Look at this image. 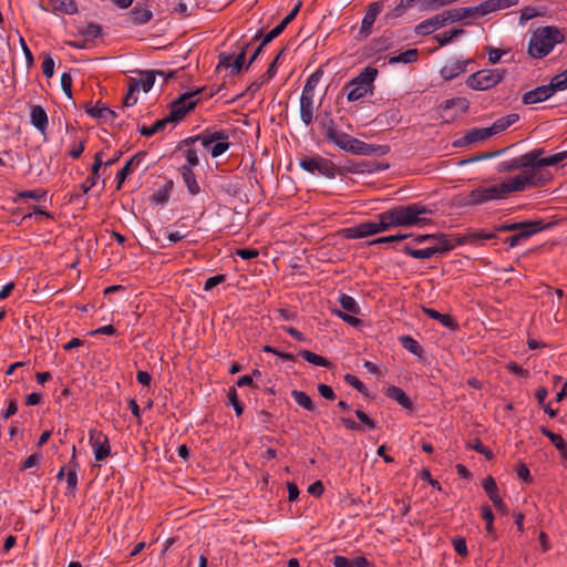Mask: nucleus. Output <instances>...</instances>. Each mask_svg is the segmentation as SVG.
Masks as SVG:
<instances>
[{
	"label": "nucleus",
	"instance_id": "1",
	"mask_svg": "<svg viewBox=\"0 0 567 567\" xmlns=\"http://www.w3.org/2000/svg\"><path fill=\"white\" fill-rule=\"evenodd\" d=\"M434 209L421 202L393 206L377 215L374 220L377 234L388 231L394 227H424L432 223Z\"/></svg>",
	"mask_w": 567,
	"mask_h": 567
},
{
	"label": "nucleus",
	"instance_id": "2",
	"mask_svg": "<svg viewBox=\"0 0 567 567\" xmlns=\"http://www.w3.org/2000/svg\"><path fill=\"white\" fill-rule=\"evenodd\" d=\"M542 182L536 181L533 175L519 176L516 175L506 179L497 185H489L486 187L480 186L470 192L465 198V205L477 206L491 200H498L505 198L508 194L514 192H523L526 187H536Z\"/></svg>",
	"mask_w": 567,
	"mask_h": 567
},
{
	"label": "nucleus",
	"instance_id": "3",
	"mask_svg": "<svg viewBox=\"0 0 567 567\" xmlns=\"http://www.w3.org/2000/svg\"><path fill=\"white\" fill-rule=\"evenodd\" d=\"M199 142L200 145L210 153L213 158H217L226 153L230 147L229 132L227 130L206 128L202 133L188 136L182 140L177 150H183L184 146H194Z\"/></svg>",
	"mask_w": 567,
	"mask_h": 567
},
{
	"label": "nucleus",
	"instance_id": "4",
	"mask_svg": "<svg viewBox=\"0 0 567 567\" xmlns=\"http://www.w3.org/2000/svg\"><path fill=\"white\" fill-rule=\"evenodd\" d=\"M565 41V33L555 25L537 28L529 38L528 54L542 59L549 54L556 44Z\"/></svg>",
	"mask_w": 567,
	"mask_h": 567
},
{
	"label": "nucleus",
	"instance_id": "5",
	"mask_svg": "<svg viewBox=\"0 0 567 567\" xmlns=\"http://www.w3.org/2000/svg\"><path fill=\"white\" fill-rule=\"evenodd\" d=\"M378 73V69L367 66L358 76L349 81L343 87V90L347 92L348 101L354 102L364 97L368 93L372 94L373 82Z\"/></svg>",
	"mask_w": 567,
	"mask_h": 567
},
{
	"label": "nucleus",
	"instance_id": "6",
	"mask_svg": "<svg viewBox=\"0 0 567 567\" xmlns=\"http://www.w3.org/2000/svg\"><path fill=\"white\" fill-rule=\"evenodd\" d=\"M545 153L544 148H534L532 150V156H535L533 161V172L524 171L520 176H529L533 175L536 177V181L542 182L537 187L544 186L551 178L550 175H544L539 172L542 167L554 166L563 162L567 158V151H563L556 153L550 156L543 157Z\"/></svg>",
	"mask_w": 567,
	"mask_h": 567
},
{
	"label": "nucleus",
	"instance_id": "7",
	"mask_svg": "<svg viewBox=\"0 0 567 567\" xmlns=\"http://www.w3.org/2000/svg\"><path fill=\"white\" fill-rule=\"evenodd\" d=\"M504 69H485L471 74L465 83L466 85L476 91H485L494 87L501 83L505 76Z\"/></svg>",
	"mask_w": 567,
	"mask_h": 567
},
{
	"label": "nucleus",
	"instance_id": "8",
	"mask_svg": "<svg viewBox=\"0 0 567 567\" xmlns=\"http://www.w3.org/2000/svg\"><path fill=\"white\" fill-rule=\"evenodd\" d=\"M250 44L251 42L241 44L239 47L238 53L220 52L218 54V64L216 66V71H219L224 68L230 70L229 74L231 76L238 75L245 69L246 53Z\"/></svg>",
	"mask_w": 567,
	"mask_h": 567
},
{
	"label": "nucleus",
	"instance_id": "9",
	"mask_svg": "<svg viewBox=\"0 0 567 567\" xmlns=\"http://www.w3.org/2000/svg\"><path fill=\"white\" fill-rule=\"evenodd\" d=\"M299 165L302 169L310 174H318L326 178L332 179L337 175L336 164L322 156H306L300 159Z\"/></svg>",
	"mask_w": 567,
	"mask_h": 567
},
{
	"label": "nucleus",
	"instance_id": "10",
	"mask_svg": "<svg viewBox=\"0 0 567 567\" xmlns=\"http://www.w3.org/2000/svg\"><path fill=\"white\" fill-rule=\"evenodd\" d=\"M396 2V0H378L374 2H370L367 6L365 14L362 19L359 34L362 38H368L372 32V27L378 18V16L382 12L385 7H391Z\"/></svg>",
	"mask_w": 567,
	"mask_h": 567
},
{
	"label": "nucleus",
	"instance_id": "11",
	"mask_svg": "<svg viewBox=\"0 0 567 567\" xmlns=\"http://www.w3.org/2000/svg\"><path fill=\"white\" fill-rule=\"evenodd\" d=\"M198 101V99L192 100V94H181L171 103L167 117L172 123H178L188 112L195 109Z\"/></svg>",
	"mask_w": 567,
	"mask_h": 567
},
{
	"label": "nucleus",
	"instance_id": "12",
	"mask_svg": "<svg viewBox=\"0 0 567 567\" xmlns=\"http://www.w3.org/2000/svg\"><path fill=\"white\" fill-rule=\"evenodd\" d=\"M344 152L354 154V155H379L383 156L390 152V146L386 144H368L359 138L352 136L351 141H349V145Z\"/></svg>",
	"mask_w": 567,
	"mask_h": 567
},
{
	"label": "nucleus",
	"instance_id": "13",
	"mask_svg": "<svg viewBox=\"0 0 567 567\" xmlns=\"http://www.w3.org/2000/svg\"><path fill=\"white\" fill-rule=\"evenodd\" d=\"M89 442L93 447L94 457L96 461H104L111 455L110 440L106 434L96 429L89 431Z\"/></svg>",
	"mask_w": 567,
	"mask_h": 567
},
{
	"label": "nucleus",
	"instance_id": "14",
	"mask_svg": "<svg viewBox=\"0 0 567 567\" xmlns=\"http://www.w3.org/2000/svg\"><path fill=\"white\" fill-rule=\"evenodd\" d=\"M440 107L445 122H452L468 111L470 102L466 97H453L444 101Z\"/></svg>",
	"mask_w": 567,
	"mask_h": 567
},
{
	"label": "nucleus",
	"instance_id": "15",
	"mask_svg": "<svg viewBox=\"0 0 567 567\" xmlns=\"http://www.w3.org/2000/svg\"><path fill=\"white\" fill-rule=\"evenodd\" d=\"M533 225V227H525L519 231L513 234L512 236L505 238L504 243L507 244L509 247H516L520 245L523 241L527 240L533 235L551 227L550 223H545L543 219H534Z\"/></svg>",
	"mask_w": 567,
	"mask_h": 567
},
{
	"label": "nucleus",
	"instance_id": "16",
	"mask_svg": "<svg viewBox=\"0 0 567 567\" xmlns=\"http://www.w3.org/2000/svg\"><path fill=\"white\" fill-rule=\"evenodd\" d=\"M103 152H97L94 156V162L91 167V177H86V179L80 185L82 193H75L70 196V202L75 203L82 198L83 194H86L97 182L100 177V168L103 165L102 161Z\"/></svg>",
	"mask_w": 567,
	"mask_h": 567
},
{
	"label": "nucleus",
	"instance_id": "17",
	"mask_svg": "<svg viewBox=\"0 0 567 567\" xmlns=\"http://www.w3.org/2000/svg\"><path fill=\"white\" fill-rule=\"evenodd\" d=\"M447 23H451L449 14H445V11H443L416 24L414 27V32L417 35H429L434 31L445 27Z\"/></svg>",
	"mask_w": 567,
	"mask_h": 567
},
{
	"label": "nucleus",
	"instance_id": "18",
	"mask_svg": "<svg viewBox=\"0 0 567 567\" xmlns=\"http://www.w3.org/2000/svg\"><path fill=\"white\" fill-rule=\"evenodd\" d=\"M535 156H532V151L527 152L519 157L512 158L509 161H504L498 164L497 172H513L516 169L524 168L525 171L533 172V161Z\"/></svg>",
	"mask_w": 567,
	"mask_h": 567
},
{
	"label": "nucleus",
	"instance_id": "19",
	"mask_svg": "<svg viewBox=\"0 0 567 567\" xmlns=\"http://www.w3.org/2000/svg\"><path fill=\"white\" fill-rule=\"evenodd\" d=\"M147 153L145 151L137 152L134 156H132L125 165L117 172L116 174V189L120 190L122 188L123 183L136 168L140 167Z\"/></svg>",
	"mask_w": 567,
	"mask_h": 567
},
{
	"label": "nucleus",
	"instance_id": "20",
	"mask_svg": "<svg viewBox=\"0 0 567 567\" xmlns=\"http://www.w3.org/2000/svg\"><path fill=\"white\" fill-rule=\"evenodd\" d=\"M445 14H449L450 22H457L471 18L484 17L482 4L475 7H460L445 10Z\"/></svg>",
	"mask_w": 567,
	"mask_h": 567
},
{
	"label": "nucleus",
	"instance_id": "21",
	"mask_svg": "<svg viewBox=\"0 0 567 567\" xmlns=\"http://www.w3.org/2000/svg\"><path fill=\"white\" fill-rule=\"evenodd\" d=\"M341 233L347 239H357L375 235L377 230L374 220H368L352 227L343 228Z\"/></svg>",
	"mask_w": 567,
	"mask_h": 567
},
{
	"label": "nucleus",
	"instance_id": "22",
	"mask_svg": "<svg viewBox=\"0 0 567 567\" xmlns=\"http://www.w3.org/2000/svg\"><path fill=\"white\" fill-rule=\"evenodd\" d=\"M457 234H445V233H436V238H434V244L431 246L436 255H445L453 250L458 246L456 244Z\"/></svg>",
	"mask_w": 567,
	"mask_h": 567
},
{
	"label": "nucleus",
	"instance_id": "23",
	"mask_svg": "<svg viewBox=\"0 0 567 567\" xmlns=\"http://www.w3.org/2000/svg\"><path fill=\"white\" fill-rule=\"evenodd\" d=\"M496 233L485 231L483 229L471 230L464 235L457 234L456 244L462 245H483L484 240L496 238Z\"/></svg>",
	"mask_w": 567,
	"mask_h": 567
},
{
	"label": "nucleus",
	"instance_id": "24",
	"mask_svg": "<svg viewBox=\"0 0 567 567\" xmlns=\"http://www.w3.org/2000/svg\"><path fill=\"white\" fill-rule=\"evenodd\" d=\"M416 2L414 0H400L394 3V8L388 11L383 18L382 21L385 25H393L394 20L403 17L408 10L412 7H414Z\"/></svg>",
	"mask_w": 567,
	"mask_h": 567
},
{
	"label": "nucleus",
	"instance_id": "25",
	"mask_svg": "<svg viewBox=\"0 0 567 567\" xmlns=\"http://www.w3.org/2000/svg\"><path fill=\"white\" fill-rule=\"evenodd\" d=\"M313 97V95L306 93L300 95V120L306 126L311 125L315 120L316 107Z\"/></svg>",
	"mask_w": 567,
	"mask_h": 567
},
{
	"label": "nucleus",
	"instance_id": "26",
	"mask_svg": "<svg viewBox=\"0 0 567 567\" xmlns=\"http://www.w3.org/2000/svg\"><path fill=\"white\" fill-rule=\"evenodd\" d=\"M551 86L539 85L530 91H527L522 96V102L525 105H532L536 103L544 102L553 96L550 93Z\"/></svg>",
	"mask_w": 567,
	"mask_h": 567
},
{
	"label": "nucleus",
	"instance_id": "27",
	"mask_svg": "<svg viewBox=\"0 0 567 567\" xmlns=\"http://www.w3.org/2000/svg\"><path fill=\"white\" fill-rule=\"evenodd\" d=\"M30 122L41 134L47 133L49 118L42 105H30Z\"/></svg>",
	"mask_w": 567,
	"mask_h": 567
},
{
	"label": "nucleus",
	"instance_id": "28",
	"mask_svg": "<svg viewBox=\"0 0 567 567\" xmlns=\"http://www.w3.org/2000/svg\"><path fill=\"white\" fill-rule=\"evenodd\" d=\"M492 136V132L488 127H475L467 132L463 137L454 142V146H465L476 142L487 140Z\"/></svg>",
	"mask_w": 567,
	"mask_h": 567
},
{
	"label": "nucleus",
	"instance_id": "29",
	"mask_svg": "<svg viewBox=\"0 0 567 567\" xmlns=\"http://www.w3.org/2000/svg\"><path fill=\"white\" fill-rule=\"evenodd\" d=\"M422 310L430 318L439 321L443 327H445L452 331H455L458 329V323L454 319L453 316L447 315V313H441L437 310H435L433 308H427V307H422Z\"/></svg>",
	"mask_w": 567,
	"mask_h": 567
},
{
	"label": "nucleus",
	"instance_id": "30",
	"mask_svg": "<svg viewBox=\"0 0 567 567\" xmlns=\"http://www.w3.org/2000/svg\"><path fill=\"white\" fill-rule=\"evenodd\" d=\"M540 433L546 436L551 444L558 450L563 462H567V443L561 435L551 432L546 426L539 427Z\"/></svg>",
	"mask_w": 567,
	"mask_h": 567
},
{
	"label": "nucleus",
	"instance_id": "31",
	"mask_svg": "<svg viewBox=\"0 0 567 567\" xmlns=\"http://www.w3.org/2000/svg\"><path fill=\"white\" fill-rule=\"evenodd\" d=\"M384 395L398 402L402 408L412 410L413 403L409 395L399 386L389 385L384 389Z\"/></svg>",
	"mask_w": 567,
	"mask_h": 567
},
{
	"label": "nucleus",
	"instance_id": "32",
	"mask_svg": "<svg viewBox=\"0 0 567 567\" xmlns=\"http://www.w3.org/2000/svg\"><path fill=\"white\" fill-rule=\"evenodd\" d=\"M76 449L75 446L73 445L72 447V456H71V460L69 462V465H68V473H66V484H68V489L70 491V493L74 494L75 491H76V486H78V470L80 468V464L76 460Z\"/></svg>",
	"mask_w": 567,
	"mask_h": 567
},
{
	"label": "nucleus",
	"instance_id": "33",
	"mask_svg": "<svg viewBox=\"0 0 567 567\" xmlns=\"http://www.w3.org/2000/svg\"><path fill=\"white\" fill-rule=\"evenodd\" d=\"M179 173L182 175L185 186L187 187L188 193L192 196L198 195L202 192V189L197 182L196 175L193 172V168H188V166H181Z\"/></svg>",
	"mask_w": 567,
	"mask_h": 567
},
{
	"label": "nucleus",
	"instance_id": "34",
	"mask_svg": "<svg viewBox=\"0 0 567 567\" xmlns=\"http://www.w3.org/2000/svg\"><path fill=\"white\" fill-rule=\"evenodd\" d=\"M153 18V12L148 9L147 6H143L137 3L131 11H130V19L133 24L135 25H142L151 21Z\"/></svg>",
	"mask_w": 567,
	"mask_h": 567
},
{
	"label": "nucleus",
	"instance_id": "35",
	"mask_svg": "<svg viewBox=\"0 0 567 567\" xmlns=\"http://www.w3.org/2000/svg\"><path fill=\"white\" fill-rule=\"evenodd\" d=\"M85 112L94 117V118H99V120H103V121H111V122H114L116 118H117V113L114 111V110H111L110 107L105 106V105H99V103L94 106H87L85 109Z\"/></svg>",
	"mask_w": 567,
	"mask_h": 567
},
{
	"label": "nucleus",
	"instance_id": "36",
	"mask_svg": "<svg viewBox=\"0 0 567 567\" xmlns=\"http://www.w3.org/2000/svg\"><path fill=\"white\" fill-rule=\"evenodd\" d=\"M470 61H453L450 64L444 65L440 73L445 81H451L465 72L466 65Z\"/></svg>",
	"mask_w": 567,
	"mask_h": 567
},
{
	"label": "nucleus",
	"instance_id": "37",
	"mask_svg": "<svg viewBox=\"0 0 567 567\" xmlns=\"http://www.w3.org/2000/svg\"><path fill=\"white\" fill-rule=\"evenodd\" d=\"M518 3V0H485L481 2L484 16L514 7Z\"/></svg>",
	"mask_w": 567,
	"mask_h": 567
},
{
	"label": "nucleus",
	"instance_id": "38",
	"mask_svg": "<svg viewBox=\"0 0 567 567\" xmlns=\"http://www.w3.org/2000/svg\"><path fill=\"white\" fill-rule=\"evenodd\" d=\"M518 120H519V115L517 113H511L506 116H502V117L497 118L492 124V126L488 127L492 132V136L505 131L511 125L515 124Z\"/></svg>",
	"mask_w": 567,
	"mask_h": 567
},
{
	"label": "nucleus",
	"instance_id": "39",
	"mask_svg": "<svg viewBox=\"0 0 567 567\" xmlns=\"http://www.w3.org/2000/svg\"><path fill=\"white\" fill-rule=\"evenodd\" d=\"M174 187V182L172 179H168L163 187L157 189L152 196L151 202L155 205H165L172 194Z\"/></svg>",
	"mask_w": 567,
	"mask_h": 567
},
{
	"label": "nucleus",
	"instance_id": "40",
	"mask_svg": "<svg viewBox=\"0 0 567 567\" xmlns=\"http://www.w3.org/2000/svg\"><path fill=\"white\" fill-rule=\"evenodd\" d=\"M401 251L415 259H430L435 256V250L431 246L423 249H417L413 248L410 244H406L402 247Z\"/></svg>",
	"mask_w": 567,
	"mask_h": 567
},
{
	"label": "nucleus",
	"instance_id": "41",
	"mask_svg": "<svg viewBox=\"0 0 567 567\" xmlns=\"http://www.w3.org/2000/svg\"><path fill=\"white\" fill-rule=\"evenodd\" d=\"M298 355L301 357L303 360H306L308 363L317 365V367H323V368H330L331 362L327 360L324 357L319 355L310 350H300L298 352Z\"/></svg>",
	"mask_w": 567,
	"mask_h": 567
},
{
	"label": "nucleus",
	"instance_id": "42",
	"mask_svg": "<svg viewBox=\"0 0 567 567\" xmlns=\"http://www.w3.org/2000/svg\"><path fill=\"white\" fill-rule=\"evenodd\" d=\"M319 122L320 127L324 132V136L329 140L330 134H336L338 132L336 122L330 112H324V114L316 117Z\"/></svg>",
	"mask_w": 567,
	"mask_h": 567
},
{
	"label": "nucleus",
	"instance_id": "43",
	"mask_svg": "<svg viewBox=\"0 0 567 567\" xmlns=\"http://www.w3.org/2000/svg\"><path fill=\"white\" fill-rule=\"evenodd\" d=\"M140 73L142 75H144L143 78H141L140 80H136V82H140V87L145 92H150L154 85V82H155V76L156 74L158 75H165L164 71H154V70H151V71H140Z\"/></svg>",
	"mask_w": 567,
	"mask_h": 567
},
{
	"label": "nucleus",
	"instance_id": "44",
	"mask_svg": "<svg viewBox=\"0 0 567 567\" xmlns=\"http://www.w3.org/2000/svg\"><path fill=\"white\" fill-rule=\"evenodd\" d=\"M172 122L167 116L157 120L153 125L151 126H142L138 131L143 136L150 137L153 136L156 133L163 132L168 124Z\"/></svg>",
	"mask_w": 567,
	"mask_h": 567
},
{
	"label": "nucleus",
	"instance_id": "45",
	"mask_svg": "<svg viewBox=\"0 0 567 567\" xmlns=\"http://www.w3.org/2000/svg\"><path fill=\"white\" fill-rule=\"evenodd\" d=\"M291 396L293 398L296 403L299 406L303 408L305 410H307L309 412H313L316 410L315 402L306 392L299 391V390H292Z\"/></svg>",
	"mask_w": 567,
	"mask_h": 567
},
{
	"label": "nucleus",
	"instance_id": "46",
	"mask_svg": "<svg viewBox=\"0 0 567 567\" xmlns=\"http://www.w3.org/2000/svg\"><path fill=\"white\" fill-rule=\"evenodd\" d=\"M401 346L408 350L409 352L413 353L416 357H422L424 350L421 347V344L411 336H401L399 338Z\"/></svg>",
	"mask_w": 567,
	"mask_h": 567
},
{
	"label": "nucleus",
	"instance_id": "47",
	"mask_svg": "<svg viewBox=\"0 0 567 567\" xmlns=\"http://www.w3.org/2000/svg\"><path fill=\"white\" fill-rule=\"evenodd\" d=\"M380 168L375 163H369L365 161L352 163L346 167V171L353 174L374 173Z\"/></svg>",
	"mask_w": 567,
	"mask_h": 567
},
{
	"label": "nucleus",
	"instance_id": "48",
	"mask_svg": "<svg viewBox=\"0 0 567 567\" xmlns=\"http://www.w3.org/2000/svg\"><path fill=\"white\" fill-rule=\"evenodd\" d=\"M419 58V51L416 49H408L404 52H401L398 55L391 56L389 59L390 64L395 63H412L415 62Z\"/></svg>",
	"mask_w": 567,
	"mask_h": 567
},
{
	"label": "nucleus",
	"instance_id": "49",
	"mask_svg": "<svg viewBox=\"0 0 567 567\" xmlns=\"http://www.w3.org/2000/svg\"><path fill=\"white\" fill-rule=\"evenodd\" d=\"M534 220H524V221H518V223H508V221H505L498 226L495 227V231H501V233H505V231H519L520 229L525 228V227H533L534 225Z\"/></svg>",
	"mask_w": 567,
	"mask_h": 567
},
{
	"label": "nucleus",
	"instance_id": "50",
	"mask_svg": "<svg viewBox=\"0 0 567 567\" xmlns=\"http://www.w3.org/2000/svg\"><path fill=\"white\" fill-rule=\"evenodd\" d=\"M482 487L487 494L488 498L494 502V499L501 498L499 489L496 484V481L493 476L488 475L482 483Z\"/></svg>",
	"mask_w": 567,
	"mask_h": 567
},
{
	"label": "nucleus",
	"instance_id": "51",
	"mask_svg": "<svg viewBox=\"0 0 567 567\" xmlns=\"http://www.w3.org/2000/svg\"><path fill=\"white\" fill-rule=\"evenodd\" d=\"M140 90V82H136L135 79H130L128 91L124 96L123 104L126 107L133 106L137 102V91Z\"/></svg>",
	"mask_w": 567,
	"mask_h": 567
},
{
	"label": "nucleus",
	"instance_id": "52",
	"mask_svg": "<svg viewBox=\"0 0 567 567\" xmlns=\"http://www.w3.org/2000/svg\"><path fill=\"white\" fill-rule=\"evenodd\" d=\"M323 75V71L321 69L316 70L309 78L307 79L302 92L306 94H310L315 96V89L318 85L321 76Z\"/></svg>",
	"mask_w": 567,
	"mask_h": 567
},
{
	"label": "nucleus",
	"instance_id": "53",
	"mask_svg": "<svg viewBox=\"0 0 567 567\" xmlns=\"http://www.w3.org/2000/svg\"><path fill=\"white\" fill-rule=\"evenodd\" d=\"M339 302L343 310H346L352 315L360 313V307L353 297H351L347 293H341L339 297Z\"/></svg>",
	"mask_w": 567,
	"mask_h": 567
},
{
	"label": "nucleus",
	"instance_id": "54",
	"mask_svg": "<svg viewBox=\"0 0 567 567\" xmlns=\"http://www.w3.org/2000/svg\"><path fill=\"white\" fill-rule=\"evenodd\" d=\"M352 136L344 132H337L332 135V133L329 136V140H327L329 143L334 144L340 150L346 151L347 145H349V141H351Z\"/></svg>",
	"mask_w": 567,
	"mask_h": 567
},
{
	"label": "nucleus",
	"instance_id": "55",
	"mask_svg": "<svg viewBox=\"0 0 567 567\" xmlns=\"http://www.w3.org/2000/svg\"><path fill=\"white\" fill-rule=\"evenodd\" d=\"M343 380L347 384L353 386L355 390H358L364 396H370L369 390L367 389L364 383L357 375L347 373L343 377Z\"/></svg>",
	"mask_w": 567,
	"mask_h": 567
},
{
	"label": "nucleus",
	"instance_id": "56",
	"mask_svg": "<svg viewBox=\"0 0 567 567\" xmlns=\"http://www.w3.org/2000/svg\"><path fill=\"white\" fill-rule=\"evenodd\" d=\"M463 33H464L463 29L455 28V29H451L450 31L436 34L434 37V39L439 42V44L441 47H444V45L449 44L454 38L461 35Z\"/></svg>",
	"mask_w": 567,
	"mask_h": 567
},
{
	"label": "nucleus",
	"instance_id": "57",
	"mask_svg": "<svg viewBox=\"0 0 567 567\" xmlns=\"http://www.w3.org/2000/svg\"><path fill=\"white\" fill-rule=\"evenodd\" d=\"M184 157L186 159V164L183 166H188V168L197 166L199 164L197 150L194 146H184Z\"/></svg>",
	"mask_w": 567,
	"mask_h": 567
},
{
	"label": "nucleus",
	"instance_id": "58",
	"mask_svg": "<svg viewBox=\"0 0 567 567\" xmlns=\"http://www.w3.org/2000/svg\"><path fill=\"white\" fill-rule=\"evenodd\" d=\"M279 30L278 29H272L270 30L267 34H264V30L260 29L257 31V33L252 37L251 39V42L252 41H257V40H260V42H262V45H267L268 43H270L274 39H276L277 37L280 35V33L278 32Z\"/></svg>",
	"mask_w": 567,
	"mask_h": 567
},
{
	"label": "nucleus",
	"instance_id": "59",
	"mask_svg": "<svg viewBox=\"0 0 567 567\" xmlns=\"http://www.w3.org/2000/svg\"><path fill=\"white\" fill-rule=\"evenodd\" d=\"M412 237V234H396V235H390L384 237H379L372 241H370V245H381L386 243H398L401 240H404L406 238Z\"/></svg>",
	"mask_w": 567,
	"mask_h": 567
},
{
	"label": "nucleus",
	"instance_id": "60",
	"mask_svg": "<svg viewBox=\"0 0 567 567\" xmlns=\"http://www.w3.org/2000/svg\"><path fill=\"white\" fill-rule=\"evenodd\" d=\"M80 34L89 39L99 38L102 34V27L96 23H89L85 28L81 29Z\"/></svg>",
	"mask_w": 567,
	"mask_h": 567
},
{
	"label": "nucleus",
	"instance_id": "61",
	"mask_svg": "<svg viewBox=\"0 0 567 567\" xmlns=\"http://www.w3.org/2000/svg\"><path fill=\"white\" fill-rule=\"evenodd\" d=\"M42 460V453H33L29 455L21 464L20 470L25 471L28 468L39 466Z\"/></svg>",
	"mask_w": 567,
	"mask_h": 567
},
{
	"label": "nucleus",
	"instance_id": "62",
	"mask_svg": "<svg viewBox=\"0 0 567 567\" xmlns=\"http://www.w3.org/2000/svg\"><path fill=\"white\" fill-rule=\"evenodd\" d=\"M547 86H551L550 93L554 95L557 91H564L567 89V82L560 74L555 75Z\"/></svg>",
	"mask_w": 567,
	"mask_h": 567
},
{
	"label": "nucleus",
	"instance_id": "63",
	"mask_svg": "<svg viewBox=\"0 0 567 567\" xmlns=\"http://www.w3.org/2000/svg\"><path fill=\"white\" fill-rule=\"evenodd\" d=\"M193 0H178L173 8V12L178 13L182 17H189L192 11L188 9V6Z\"/></svg>",
	"mask_w": 567,
	"mask_h": 567
},
{
	"label": "nucleus",
	"instance_id": "64",
	"mask_svg": "<svg viewBox=\"0 0 567 567\" xmlns=\"http://www.w3.org/2000/svg\"><path fill=\"white\" fill-rule=\"evenodd\" d=\"M392 45V40L389 37H380L372 41V49L377 52L388 50Z\"/></svg>",
	"mask_w": 567,
	"mask_h": 567
}]
</instances>
